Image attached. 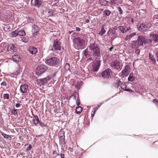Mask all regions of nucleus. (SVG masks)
Instances as JSON below:
<instances>
[{
	"label": "nucleus",
	"instance_id": "obj_1",
	"mask_svg": "<svg viewBox=\"0 0 158 158\" xmlns=\"http://www.w3.org/2000/svg\"><path fill=\"white\" fill-rule=\"evenodd\" d=\"M145 37L140 35L139 36V38L137 41H133L131 43V46L132 48L136 49L142 46L143 44H145Z\"/></svg>",
	"mask_w": 158,
	"mask_h": 158
},
{
	"label": "nucleus",
	"instance_id": "obj_2",
	"mask_svg": "<svg viewBox=\"0 0 158 158\" xmlns=\"http://www.w3.org/2000/svg\"><path fill=\"white\" fill-rule=\"evenodd\" d=\"M60 59L56 57H52L45 60V62L51 66H57L60 63Z\"/></svg>",
	"mask_w": 158,
	"mask_h": 158
},
{
	"label": "nucleus",
	"instance_id": "obj_3",
	"mask_svg": "<svg viewBox=\"0 0 158 158\" xmlns=\"http://www.w3.org/2000/svg\"><path fill=\"white\" fill-rule=\"evenodd\" d=\"M74 46L76 49H79L85 44V41L79 37H76L73 40Z\"/></svg>",
	"mask_w": 158,
	"mask_h": 158
},
{
	"label": "nucleus",
	"instance_id": "obj_4",
	"mask_svg": "<svg viewBox=\"0 0 158 158\" xmlns=\"http://www.w3.org/2000/svg\"><path fill=\"white\" fill-rule=\"evenodd\" d=\"M61 43L57 39L54 40L52 45L51 47V50L55 52L61 50Z\"/></svg>",
	"mask_w": 158,
	"mask_h": 158
},
{
	"label": "nucleus",
	"instance_id": "obj_5",
	"mask_svg": "<svg viewBox=\"0 0 158 158\" xmlns=\"http://www.w3.org/2000/svg\"><path fill=\"white\" fill-rule=\"evenodd\" d=\"M110 65L113 69H116L118 72L120 71L122 69L120 62L116 60H113L110 63Z\"/></svg>",
	"mask_w": 158,
	"mask_h": 158
},
{
	"label": "nucleus",
	"instance_id": "obj_6",
	"mask_svg": "<svg viewBox=\"0 0 158 158\" xmlns=\"http://www.w3.org/2000/svg\"><path fill=\"white\" fill-rule=\"evenodd\" d=\"M48 67L45 65H40L36 69V73L38 75H40L45 72L47 69Z\"/></svg>",
	"mask_w": 158,
	"mask_h": 158
},
{
	"label": "nucleus",
	"instance_id": "obj_7",
	"mask_svg": "<svg viewBox=\"0 0 158 158\" xmlns=\"http://www.w3.org/2000/svg\"><path fill=\"white\" fill-rule=\"evenodd\" d=\"M20 91L21 93L27 94L29 92L28 85L27 84H23L20 85Z\"/></svg>",
	"mask_w": 158,
	"mask_h": 158
},
{
	"label": "nucleus",
	"instance_id": "obj_8",
	"mask_svg": "<svg viewBox=\"0 0 158 158\" xmlns=\"http://www.w3.org/2000/svg\"><path fill=\"white\" fill-rule=\"evenodd\" d=\"M111 70L110 69H108L102 72V76L104 78L108 79L111 77Z\"/></svg>",
	"mask_w": 158,
	"mask_h": 158
},
{
	"label": "nucleus",
	"instance_id": "obj_9",
	"mask_svg": "<svg viewBox=\"0 0 158 158\" xmlns=\"http://www.w3.org/2000/svg\"><path fill=\"white\" fill-rule=\"evenodd\" d=\"M40 28L38 26L34 25L32 27V32L33 36L36 35L39 31Z\"/></svg>",
	"mask_w": 158,
	"mask_h": 158
},
{
	"label": "nucleus",
	"instance_id": "obj_10",
	"mask_svg": "<svg viewBox=\"0 0 158 158\" xmlns=\"http://www.w3.org/2000/svg\"><path fill=\"white\" fill-rule=\"evenodd\" d=\"M31 3L34 6L39 7L42 4L41 0H31Z\"/></svg>",
	"mask_w": 158,
	"mask_h": 158
},
{
	"label": "nucleus",
	"instance_id": "obj_11",
	"mask_svg": "<svg viewBox=\"0 0 158 158\" xmlns=\"http://www.w3.org/2000/svg\"><path fill=\"white\" fill-rule=\"evenodd\" d=\"M94 55L97 59H99L101 57V53L99 48H98L93 51Z\"/></svg>",
	"mask_w": 158,
	"mask_h": 158
},
{
	"label": "nucleus",
	"instance_id": "obj_12",
	"mask_svg": "<svg viewBox=\"0 0 158 158\" xmlns=\"http://www.w3.org/2000/svg\"><path fill=\"white\" fill-rule=\"evenodd\" d=\"M158 35H155L154 34H150L149 41L151 43L152 42H156L157 41V37Z\"/></svg>",
	"mask_w": 158,
	"mask_h": 158
},
{
	"label": "nucleus",
	"instance_id": "obj_13",
	"mask_svg": "<svg viewBox=\"0 0 158 158\" xmlns=\"http://www.w3.org/2000/svg\"><path fill=\"white\" fill-rule=\"evenodd\" d=\"M59 137L60 142L61 143H63L65 141L64 133L62 131H60L59 134Z\"/></svg>",
	"mask_w": 158,
	"mask_h": 158
},
{
	"label": "nucleus",
	"instance_id": "obj_14",
	"mask_svg": "<svg viewBox=\"0 0 158 158\" xmlns=\"http://www.w3.org/2000/svg\"><path fill=\"white\" fill-rule=\"evenodd\" d=\"M131 69L129 65H127L125 66L124 70L122 71V73L124 75H128L130 73Z\"/></svg>",
	"mask_w": 158,
	"mask_h": 158
},
{
	"label": "nucleus",
	"instance_id": "obj_15",
	"mask_svg": "<svg viewBox=\"0 0 158 158\" xmlns=\"http://www.w3.org/2000/svg\"><path fill=\"white\" fill-rule=\"evenodd\" d=\"M145 26V24L144 23L140 24L138 25L137 29L139 31H146Z\"/></svg>",
	"mask_w": 158,
	"mask_h": 158
},
{
	"label": "nucleus",
	"instance_id": "obj_16",
	"mask_svg": "<svg viewBox=\"0 0 158 158\" xmlns=\"http://www.w3.org/2000/svg\"><path fill=\"white\" fill-rule=\"evenodd\" d=\"M32 122L34 125L35 126H37V124L39 122V117L37 115H35L34 116V118L32 120Z\"/></svg>",
	"mask_w": 158,
	"mask_h": 158
},
{
	"label": "nucleus",
	"instance_id": "obj_17",
	"mask_svg": "<svg viewBox=\"0 0 158 158\" xmlns=\"http://www.w3.org/2000/svg\"><path fill=\"white\" fill-rule=\"evenodd\" d=\"M51 79V77L48 76L46 77L41 79L40 81L41 82L42 84L44 85L46 84L48 81L50 80Z\"/></svg>",
	"mask_w": 158,
	"mask_h": 158
},
{
	"label": "nucleus",
	"instance_id": "obj_18",
	"mask_svg": "<svg viewBox=\"0 0 158 158\" xmlns=\"http://www.w3.org/2000/svg\"><path fill=\"white\" fill-rule=\"evenodd\" d=\"M89 48L90 50L94 51L98 47L97 44L94 43V44H90L89 46Z\"/></svg>",
	"mask_w": 158,
	"mask_h": 158
},
{
	"label": "nucleus",
	"instance_id": "obj_19",
	"mask_svg": "<svg viewBox=\"0 0 158 158\" xmlns=\"http://www.w3.org/2000/svg\"><path fill=\"white\" fill-rule=\"evenodd\" d=\"M10 48V51L12 52H16L17 48L16 47L15 45L14 44H10L9 45L8 48Z\"/></svg>",
	"mask_w": 158,
	"mask_h": 158
},
{
	"label": "nucleus",
	"instance_id": "obj_20",
	"mask_svg": "<svg viewBox=\"0 0 158 158\" xmlns=\"http://www.w3.org/2000/svg\"><path fill=\"white\" fill-rule=\"evenodd\" d=\"M118 28L123 33H124L126 31H128L129 29V28L128 27H124L123 26H120L118 27Z\"/></svg>",
	"mask_w": 158,
	"mask_h": 158
},
{
	"label": "nucleus",
	"instance_id": "obj_21",
	"mask_svg": "<svg viewBox=\"0 0 158 158\" xmlns=\"http://www.w3.org/2000/svg\"><path fill=\"white\" fill-rule=\"evenodd\" d=\"M12 60L15 62H19L21 61V59L19 55H14L12 56Z\"/></svg>",
	"mask_w": 158,
	"mask_h": 158
},
{
	"label": "nucleus",
	"instance_id": "obj_22",
	"mask_svg": "<svg viewBox=\"0 0 158 158\" xmlns=\"http://www.w3.org/2000/svg\"><path fill=\"white\" fill-rule=\"evenodd\" d=\"M112 5H118L122 2V0H110Z\"/></svg>",
	"mask_w": 158,
	"mask_h": 158
},
{
	"label": "nucleus",
	"instance_id": "obj_23",
	"mask_svg": "<svg viewBox=\"0 0 158 158\" xmlns=\"http://www.w3.org/2000/svg\"><path fill=\"white\" fill-rule=\"evenodd\" d=\"M120 87L123 90L126 91H131V89H126V87H127V85L126 84H125L124 83H121L120 84Z\"/></svg>",
	"mask_w": 158,
	"mask_h": 158
},
{
	"label": "nucleus",
	"instance_id": "obj_24",
	"mask_svg": "<svg viewBox=\"0 0 158 158\" xmlns=\"http://www.w3.org/2000/svg\"><path fill=\"white\" fill-rule=\"evenodd\" d=\"M37 51V49L34 47H30L29 48V51L32 54H35Z\"/></svg>",
	"mask_w": 158,
	"mask_h": 158
},
{
	"label": "nucleus",
	"instance_id": "obj_25",
	"mask_svg": "<svg viewBox=\"0 0 158 158\" xmlns=\"http://www.w3.org/2000/svg\"><path fill=\"white\" fill-rule=\"evenodd\" d=\"M99 63L98 62H97L96 63L93 65V70L94 71H97L99 68Z\"/></svg>",
	"mask_w": 158,
	"mask_h": 158
},
{
	"label": "nucleus",
	"instance_id": "obj_26",
	"mask_svg": "<svg viewBox=\"0 0 158 158\" xmlns=\"http://www.w3.org/2000/svg\"><path fill=\"white\" fill-rule=\"evenodd\" d=\"M135 35H136L135 32L132 33L130 35H127L125 38V40L127 41L128 40H130V38H131Z\"/></svg>",
	"mask_w": 158,
	"mask_h": 158
},
{
	"label": "nucleus",
	"instance_id": "obj_27",
	"mask_svg": "<svg viewBox=\"0 0 158 158\" xmlns=\"http://www.w3.org/2000/svg\"><path fill=\"white\" fill-rule=\"evenodd\" d=\"M109 2L106 1V0H100L99 1V3L102 6L108 5Z\"/></svg>",
	"mask_w": 158,
	"mask_h": 158
},
{
	"label": "nucleus",
	"instance_id": "obj_28",
	"mask_svg": "<svg viewBox=\"0 0 158 158\" xmlns=\"http://www.w3.org/2000/svg\"><path fill=\"white\" fill-rule=\"evenodd\" d=\"M103 15L104 17L109 16L111 13L110 11L109 10H105L103 11Z\"/></svg>",
	"mask_w": 158,
	"mask_h": 158
},
{
	"label": "nucleus",
	"instance_id": "obj_29",
	"mask_svg": "<svg viewBox=\"0 0 158 158\" xmlns=\"http://www.w3.org/2000/svg\"><path fill=\"white\" fill-rule=\"evenodd\" d=\"M18 30H15L11 32V36L12 37H15L18 35Z\"/></svg>",
	"mask_w": 158,
	"mask_h": 158
},
{
	"label": "nucleus",
	"instance_id": "obj_30",
	"mask_svg": "<svg viewBox=\"0 0 158 158\" xmlns=\"http://www.w3.org/2000/svg\"><path fill=\"white\" fill-rule=\"evenodd\" d=\"M18 35L21 36H24L26 35V33L24 31V30H18Z\"/></svg>",
	"mask_w": 158,
	"mask_h": 158
},
{
	"label": "nucleus",
	"instance_id": "obj_31",
	"mask_svg": "<svg viewBox=\"0 0 158 158\" xmlns=\"http://www.w3.org/2000/svg\"><path fill=\"white\" fill-rule=\"evenodd\" d=\"M6 44L5 43H1L0 45V52L2 51L6 48Z\"/></svg>",
	"mask_w": 158,
	"mask_h": 158
},
{
	"label": "nucleus",
	"instance_id": "obj_32",
	"mask_svg": "<svg viewBox=\"0 0 158 158\" xmlns=\"http://www.w3.org/2000/svg\"><path fill=\"white\" fill-rule=\"evenodd\" d=\"M83 109L81 106H78L76 109V111L77 114H79L82 111Z\"/></svg>",
	"mask_w": 158,
	"mask_h": 158
},
{
	"label": "nucleus",
	"instance_id": "obj_33",
	"mask_svg": "<svg viewBox=\"0 0 158 158\" xmlns=\"http://www.w3.org/2000/svg\"><path fill=\"white\" fill-rule=\"evenodd\" d=\"M149 58L152 61V62L154 64L156 62V61L154 56L153 55H152L151 54L149 53Z\"/></svg>",
	"mask_w": 158,
	"mask_h": 158
},
{
	"label": "nucleus",
	"instance_id": "obj_34",
	"mask_svg": "<svg viewBox=\"0 0 158 158\" xmlns=\"http://www.w3.org/2000/svg\"><path fill=\"white\" fill-rule=\"evenodd\" d=\"M135 79V77L133 76V74L131 73L130 74L129 76L128 77V80L129 81H133Z\"/></svg>",
	"mask_w": 158,
	"mask_h": 158
},
{
	"label": "nucleus",
	"instance_id": "obj_35",
	"mask_svg": "<svg viewBox=\"0 0 158 158\" xmlns=\"http://www.w3.org/2000/svg\"><path fill=\"white\" fill-rule=\"evenodd\" d=\"M1 134L2 136H3L5 138L7 139L10 140L11 139V138L9 135H8L3 132L1 133Z\"/></svg>",
	"mask_w": 158,
	"mask_h": 158
},
{
	"label": "nucleus",
	"instance_id": "obj_36",
	"mask_svg": "<svg viewBox=\"0 0 158 158\" xmlns=\"http://www.w3.org/2000/svg\"><path fill=\"white\" fill-rule=\"evenodd\" d=\"M106 31L103 28H102L99 32V34L101 36H102L105 33Z\"/></svg>",
	"mask_w": 158,
	"mask_h": 158
},
{
	"label": "nucleus",
	"instance_id": "obj_37",
	"mask_svg": "<svg viewBox=\"0 0 158 158\" xmlns=\"http://www.w3.org/2000/svg\"><path fill=\"white\" fill-rule=\"evenodd\" d=\"M121 83V81H118L116 82L114 84V86L116 88H118L120 86V84Z\"/></svg>",
	"mask_w": 158,
	"mask_h": 158
},
{
	"label": "nucleus",
	"instance_id": "obj_38",
	"mask_svg": "<svg viewBox=\"0 0 158 158\" xmlns=\"http://www.w3.org/2000/svg\"><path fill=\"white\" fill-rule=\"evenodd\" d=\"M11 112L12 114L14 115H15L17 114V110L16 109L11 110Z\"/></svg>",
	"mask_w": 158,
	"mask_h": 158
},
{
	"label": "nucleus",
	"instance_id": "obj_39",
	"mask_svg": "<svg viewBox=\"0 0 158 158\" xmlns=\"http://www.w3.org/2000/svg\"><path fill=\"white\" fill-rule=\"evenodd\" d=\"M145 28L146 29V31L148 30V29L150 28L152 26V24L150 23H148L147 24H145Z\"/></svg>",
	"mask_w": 158,
	"mask_h": 158
},
{
	"label": "nucleus",
	"instance_id": "obj_40",
	"mask_svg": "<svg viewBox=\"0 0 158 158\" xmlns=\"http://www.w3.org/2000/svg\"><path fill=\"white\" fill-rule=\"evenodd\" d=\"M117 9H118V11L119 12V14L120 15H122L123 14V11L122 10V9L120 7H118Z\"/></svg>",
	"mask_w": 158,
	"mask_h": 158
},
{
	"label": "nucleus",
	"instance_id": "obj_41",
	"mask_svg": "<svg viewBox=\"0 0 158 158\" xmlns=\"http://www.w3.org/2000/svg\"><path fill=\"white\" fill-rule=\"evenodd\" d=\"M11 28L10 26V24H8L5 25L4 27V29L7 30L10 29Z\"/></svg>",
	"mask_w": 158,
	"mask_h": 158
},
{
	"label": "nucleus",
	"instance_id": "obj_42",
	"mask_svg": "<svg viewBox=\"0 0 158 158\" xmlns=\"http://www.w3.org/2000/svg\"><path fill=\"white\" fill-rule=\"evenodd\" d=\"M3 97L4 98L8 99L9 98V95L7 94H4Z\"/></svg>",
	"mask_w": 158,
	"mask_h": 158
},
{
	"label": "nucleus",
	"instance_id": "obj_43",
	"mask_svg": "<svg viewBox=\"0 0 158 158\" xmlns=\"http://www.w3.org/2000/svg\"><path fill=\"white\" fill-rule=\"evenodd\" d=\"M1 85L2 86H6L7 85V84L6 82L3 81L1 83Z\"/></svg>",
	"mask_w": 158,
	"mask_h": 158
},
{
	"label": "nucleus",
	"instance_id": "obj_44",
	"mask_svg": "<svg viewBox=\"0 0 158 158\" xmlns=\"http://www.w3.org/2000/svg\"><path fill=\"white\" fill-rule=\"evenodd\" d=\"M84 54L86 56H87L88 55V52L87 49H86L84 51Z\"/></svg>",
	"mask_w": 158,
	"mask_h": 158
},
{
	"label": "nucleus",
	"instance_id": "obj_45",
	"mask_svg": "<svg viewBox=\"0 0 158 158\" xmlns=\"http://www.w3.org/2000/svg\"><path fill=\"white\" fill-rule=\"evenodd\" d=\"M158 18V15H155V16H154L153 17V20H154V22L155 20H156L155 21H158V20L157 19Z\"/></svg>",
	"mask_w": 158,
	"mask_h": 158
},
{
	"label": "nucleus",
	"instance_id": "obj_46",
	"mask_svg": "<svg viewBox=\"0 0 158 158\" xmlns=\"http://www.w3.org/2000/svg\"><path fill=\"white\" fill-rule=\"evenodd\" d=\"M52 153H53V155L55 154V155L54 156L55 157H56L58 155H59V154H57V152L55 150H54L53 151Z\"/></svg>",
	"mask_w": 158,
	"mask_h": 158
},
{
	"label": "nucleus",
	"instance_id": "obj_47",
	"mask_svg": "<svg viewBox=\"0 0 158 158\" xmlns=\"http://www.w3.org/2000/svg\"><path fill=\"white\" fill-rule=\"evenodd\" d=\"M65 67L66 69L69 70L70 68L69 64L67 63L65 65Z\"/></svg>",
	"mask_w": 158,
	"mask_h": 158
},
{
	"label": "nucleus",
	"instance_id": "obj_48",
	"mask_svg": "<svg viewBox=\"0 0 158 158\" xmlns=\"http://www.w3.org/2000/svg\"><path fill=\"white\" fill-rule=\"evenodd\" d=\"M32 146L31 144L29 145V147L26 149V151H30L32 148Z\"/></svg>",
	"mask_w": 158,
	"mask_h": 158
},
{
	"label": "nucleus",
	"instance_id": "obj_49",
	"mask_svg": "<svg viewBox=\"0 0 158 158\" xmlns=\"http://www.w3.org/2000/svg\"><path fill=\"white\" fill-rule=\"evenodd\" d=\"M76 103L77 106H78L80 105V102L79 99V98L77 99V100L76 101Z\"/></svg>",
	"mask_w": 158,
	"mask_h": 158
},
{
	"label": "nucleus",
	"instance_id": "obj_50",
	"mask_svg": "<svg viewBox=\"0 0 158 158\" xmlns=\"http://www.w3.org/2000/svg\"><path fill=\"white\" fill-rule=\"evenodd\" d=\"M153 102L155 104L157 105V103H158V101L157 100V99H154L153 101Z\"/></svg>",
	"mask_w": 158,
	"mask_h": 158
},
{
	"label": "nucleus",
	"instance_id": "obj_51",
	"mask_svg": "<svg viewBox=\"0 0 158 158\" xmlns=\"http://www.w3.org/2000/svg\"><path fill=\"white\" fill-rule=\"evenodd\" d=\"M38 123L39 124L40 126L41 127H43V126H45L44 124L42 122H40V120L39 122Z\"/></svg>",
	"mask_w": 158,
	"mask_h": 158
},
{
	"label": "nucleus",
	"instance_id": "obj_52",
	"mask_svg": "<svg viewBox=\"0 0 158 158\" xmlns=\"http://www.w3.org/2000/svg\"><path fill=\"white\" fill-rule=\"evenodd\" d=\"M56 74L55 73H54L52 75H50L48 76L50 77H51V79L53 77H54L55 76Z\"/></svg>",
	"mask_w": 158,
	"mask_h": 158
},
{
	"label": "nucleus",
	"instance_id": "obj_53",
	"mask_svg": "<svg viewBox=\"0 0 158 158\" xmlns=\"http://www.w3.org/2000/svg\"><path fill=\"white\" fill-rule=\"evenodd\" d=\"M20 106H21V105L20 104H19V103H17L15 105V106L17 108H19V107H20Z\"/></svg>",
	"mask_w": 158,
	"mask_h": 158
},
{
	"label": "nucleus",
	"instance_id": "obj_54",
	"mask_svg": "<svg viewBox=\"0 0 158 158\" xmlns=\"http://www.w3.org/2000/svg\"><path fill=\"white\" fill-rule=\"evenodd\" d=\"M49 15L50 16H53V14L52 11H49L48 12Z\"/></svg>",
	"mask_w": 158,
	"mask_h": 158
},
{
	"label": "nucleus",
	"instance_id": "obj_55",
	"mask_svg": "<svg viewBox=\"0 0 158 158\" xmlns=\"http://www.w3.org/2000/svg\"><path fill=\"white\" fill-rule=\"evenodd\" d=\"M98 107H95L94 110V114H95L96 112L97 111V110H98Z\"/></svg>",
	"mask_w": 158,
	"mask_h": 158
},
{
	"label": "nucleus",
	"instance_id": "obj_56",
	"mask_svg": "<svg viewBox=\"0 0 158 158\" xmlns=\"http://www.w3.org/2000/svg\"><path fill=\"white\" fill-rule=\"evenodd\" d=\"M68 150L71 152H72L73 151V149L71 148H69L68 149Z\"/></svg>",
	"mask_w": 158,
	"mask_h": 158
},
{
	"label": "nucleus",
	"instance_id": "obj_57",
	"mask_svg": "<svg viewBox=\"0 0 158 158\" xmlns=\"http://www.w3.org/2000/svg\"><path fill=\"white\" fill-rule=\"evenodd\" d=\"M60 158H64V155L63 154H60Z\"/></svg>",
	"mask_w": 158,
	"mask_h": 158
},
{
	"label": "nucleus",
	"instance_id": "obj_58",
	"mask_svg": "<svg viewBox=\"0 0 158 158\" xmlns=\"http://www.w3.org/2000/svg\"><path fill=\"white\" fill-rule=\"evenodd\" d=\"M15 76V75L14 74H9V76L10 77H14Z\"/></svg>",
	"mask_w": 158,
	"mask_h": 158
},
{
	"label": "nucleus",
	"instance_id": "obj_59",
	"mask_svg": "<svg viewBox=\"0 0 158 158\" xmlns=\"http://www.w3.org/2000/svg\"><path fill=\"white\" fill-rule=\"evenodd\" d=\"M136 53L138 55L140 52V51L139 50H137L135 51Z\"/></svg>",
	"mask_w": 158,
	"mask_h": 158
},
{
	"label": "nucleus",
	"instance_id": "obj_60",
	"mask_svg": "<svg viewBox=\"0 0 158 158\" xmlns=\"http://www.w3.org/2000/svg\"><path fill=\"white\" fill-rule=\"evenodd\" d=\"M76 31H79L81 30L80 28L79 27H76Z\"/></svg>",
	"mask_w": 158,
	"mask_h": 158
},
{
	"label": "nucleus",
	"instance_id": "obj_61",
	"mask_svg": "<svg viewBox=\"0 0 158 158\" xmlns=\"http://www.w3.org/2000/svg\"><path fill=\"white\" fill-rule=\"evenodd\" d=\"M75 94L77 95V93H75ZM76 96L75 95H74L73 96V99H76Z\"/></svg>",
	"mask_w": 158,
	"mask_h": 158
},
{
	"label": "nucleus",
	"instance_id": "obj_62",
	"mask_svg": "<svg viewBox=\"0 0 158 158\" xmlns=\"http://www.w3.org/2000/svg\"><path fill=\"white\" fill-rule=\"evenodd\" d=\"M113 47H111V48H110L109 49V50L110 51H112V50L113 49Z\"/></svg>",
	"mask_w": 158,
	"mask_h": 158
},
{
	"label": "nucleus",
	"instance_id": "obj_63",
	"mask_svg": "<svg viewBox=\"0 0 158 158\" xmlns=\"http://www.w3.org/2000/svg\"><path fill=\"white\" fill-rule=\"evenodd\" d=\"M85 22L86 23H89V19H87L85 21Z\"/></svg>",
	"mask_w": 158,
	"mask_h": 158
},
{
	"label": "nucleus",
	"instance_id": "obj_64",
	"mask_svg": "<svg viewBox=\"0 0 158 158\" xmlns=\"http://www.w3.org/2000/svg\"><path fill=\"white\" fill-rule=\"evenodd\" d=\"M4 75L6 76H9V74L6 73L4 74Z\"/></svg>",
	"mask_w": 158,
	"mask_h": 158
}]
</instances>
